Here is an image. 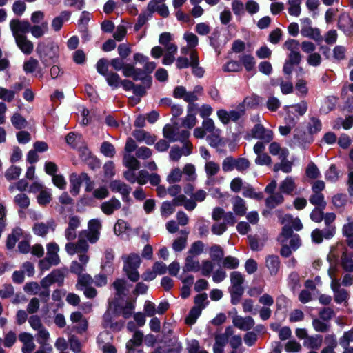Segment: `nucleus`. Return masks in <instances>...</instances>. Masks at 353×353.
Returning a JSON list of instances; mask_svg holds the SVG:
<instances>
[{
    "instance_id": "obj_45",
    "label": "nucleus",
    "mask_w": 353,
    "mask_h": 353,
    "mask_svg": "<svg viewBox=\"0 0 353 353\" xmlns=\"http://www.w3.org/2000/svg\"><path fill=\"white\" fill-rule=\"evenodd\" d=\"M190 132L187 130H179L178 128L177 137L179 138L178 141L185 143V152L183 153L185 155H189L192 152V145L188 141V139L190 137Z\"/></svg>"
},
{
    "instance_id": "obj_46",
    "label": "nucleus",
    "mask_w": 353,
    "mask_h": 353,
    "mask_svg": "<svg viewBox=\"0 0 353 353\" xmlns=\"http://www.w3.org/2000/svg\"><path fill=\"white\" fill-rule=\"evenodd\" d=\"M288 12L291 16L298 17L301 13V0H288Z\"/></svg>"
},
{
    "instance_id": "obj_5",
    "label": "nucleus",
    "mask_w": 353,
    "mask_h": 353,
    "mask_svg": "<svg viewBox=\"0 0 353 353\" xmlns=\"http://www.w3.org/2000/svg\"><path fill=\"white\" fill-rule=\"evenodd\" d=\"M59 250V245L56 243H50L47 245L46 256L41 259L39 264L42 271L48 270L51 266L57 265L60 263Z\"/></svg>"
},
{
    "instance_id": "obj_51",
    "label": "nucleus",
    "mask_w": 353,
    "mask_h": 353,
    "mask_svg": "<svg viewBox=\"0 0 353 353\" xmlns=\"http://www.w3.org/2000/svg\"><path fill=\"white\" fill-rule=\"evenodd\" d=\"M123 163L128 170H139L140 168V162L137 160V157L130 154H124Z\"/></svg>"
},
{
    "instance_id": "obj_40",
    "label": "nucleus",
    "mask_w": 353,
    "mask_h": 353,
    "mask_svg": "<svg viewBox=\"0 0 353 353\" xmlns=\"http://www.w3.org/2000/svg\"><path fill=\"white\" fill-rule=\"evenodd\" d=\"M181 236L176 239L172 243V248L176 252L182 251L187 245L188 232L186 230H181Z\"/></svg>"
},
{
    "instance_id": "obj_20",
    "label": "nucleus",
    "mask_w": 353,
    "mask_h": 353,
    "mask_svg": "<svg viewBox=\"0 0 353 353\" xmlns=\"http://www.w3.org/2000/svg\"><path fill=\"white\" fill-rule=\"evenodd\" d=\"M123 75L132 77L134 81L143 80L144 72L141 68H135L130 63H125L122 69Z\"/></svg>"
},
{
    "instance_id": "obj_58",
    "label": "nucleus",
    "mask_w": 353,
    "mask_h": 353,
    "mask_svg": "<svg viewBox=\"0 0 353 353\" xmlns=\"http://www.w3.org/2000/svg\"><path fill=\"white\" fill-rule=\"evenodd\" d=\"M239 260L236 257L232 256H227L222 259L223 267L226 269H236L239 266Z\"/></svg>"
},
{
    "instance_id": "obj_53",
    "label": "nucleus",
    "mask_w": 353,
    "mask_h": 353,
    "mask_svg": "<svg viewBox=\"0 0 353 353\" xmlns=\"http://www.w3.org/2000/svg\"><path fill=\"white\" fill-rule=\"evenodd\" d=\"M322 128V124L319 119L312 117L307 125V129L310 134H316L321 131Z\"/></svg>"
},
{
    "instance_id": "obj_56",
    "label": "nucleus",
    "mask_w": 353,
    "mask_h": 353,
    "mask_svg": "<svg viewBox=\"0 0 353 353\" xmlns=\"http://www.w3.org/2000/svg\"><path fill=\"white\" fill-rule=\"evenodd\" d=\"M105 77L108 84L112 88H117L120 86L122 79L117 73L110 72Z\"/></svg>"
},
{
    "instance_id": "obj_17",
    "label": "nucleus",
    "mask_w": 353,
    "mask_h": 353,
    "mask_svg": "<svg viewBox=\"0 0 353 353\" xmlns=\"http://www.w3.org/2000/svg\"><path fill=\"white\" fill-rule=\"evenodd\" d=\"M202 92L203 88L200 85L195 86L192 91L186 92L183 100L189 103L188 111L193 112L196 108L197 105L194 102L198 100L199 96L201 95Z\"/></svg>"
},
{
    "instance_id": "obj_6",
    "label": "nucleus",
    "mask_w": 353,
    "mask_h": 353,
    "mask_svg": "<svg viewBox=\"0 0 353 353\" xmlns=\"http://www.w3.org/2000/svg\"><path fill=\"white\" fill-rule=\"evenodd\" d=\"M94 280L88 274L77 278L75 288L77 290L83 291L84 296L88 299H94L97 295V290L92 287Z\"/></svg>"
},
{
    "instance_id": "obj_41",
    "label": "nucleus",
    "mask_w": 353,
    "mask_h": 353,
    "mask_svg": "<svg viewBox=\"0 0 353 353\" xmlns=\"http://www.w3.org/2000/svg\"><path fill=\"white\" fill-rule=\"evenodd\" d=\"M282 224H288L291 228L296 230H300L303 228V225L298 218H294L290 214H285L280 218Z\"/></svg>"
},
{
    "instance_id": "obj_24",
    "label": "nucleus",
    "mask_w": 353,
    "mask_h": 353,
    "mask_svg": "<svg viewBox=\"0 0 353 353\" xmlns=\"http://www.w3.org/2000/svg\"><path fill=\"white\" fill-rule=\"evenodd\" d=\"M134 139L139 142H144L148 145H152L157 140V137L154 134L143 130H134L132 132Z\"/></svg>"
},
{
    "instance_id": "obj_49",
    "label": "nucleus",
    "mask_w": 353,
    "mask_h": 353,
    "mask_svg": "<svg viewBox=\"0 0 353 353\" xmlns=\"http://www.w3.org/2000/svg\"><path fill=\"white\" fill-rule=\"evenodd\" d=\"M37 334L35 335L37 343L41 345L40 347H43L46 346L50 339V332L48 330L43 327V328L36 331Z\"/></svg>"
},
{
    "instance_id": "obj_27",
    "label": "nucleus",
    "mask_w": 353,
    "mask_h": 353,
    "mask_svg": "<svg viewBox=\"0 0 353 353\" xmlns=\"http://www.w3.org/2000/svg\"><path fill=\"white\" fill-rule=\"evenodd\" d=\"M147 9L151 13L157 12L163 18H167L170 14L168 8L164 2L155 3L154 1H150L148 3Z\"/></svg>"
},
{
    "instance_id": "obj_39",
    "label": "nucleus",
    "mask_w": 353,
    "mask_h": 353,
    "mask_svg": "<svg viewBox=\"0 0 353 353\" xmlns=\"http://www.w3.org/2000/svg\"><path fill=\"white\" fill-rule=\"evenodd\" d=\"M282 194L283 192L279 190V192L270 194V196L265 199L267 207L270 208H274L277 205L283 203L284 201V197Z\"/></svg>"
},
{
    "instance_id": "obj_59",
    "label": "nucleus",
    "mask_w": 353,
    "mask_h": 353,
    "mask_svg": "<svg viewBox=\"0 0 353 353\" xmlns=\"http://www.w3.org/2000/svg\"><path fill=\"white\" fill-rule=\"evenodd\" d=\"M310 203L317 206L318 208H325L326 202L324 199V196L322 193L312 192L309 198Z\"/></svg>"
},
{
    "instance_id": "obj_60",
    "label": "nucleus",
    "mask_w": 353,
    "mask_h": 353,
    "mask_svg": "<svg viewBox=\"0 0 353 353\" xmlns=\"http://www.w3.org/2000/svg\"><path fill=\"white\" fill-rule=\"evenodd\" d=\"M343 127L345 130H349L353 126V115H350L346 117L345 119L341 118H339L336 121V123L334 125V129H340L341 127Z\"/></svg>"
},
{
    "instance_id": "obj_52",
    "label": "nucleus",
    "mask_w": 353,
    "mask_h": 353,
    "mask_svg": "<svg viewBox=\"0 0 353 353\" xmlns=\"http://www.w3.org/2000/svg\"><path fill=\"white\" fill-rule=\"evenodd\" d=\"M12 125L18 130H22L27 127L28 121L26 119L19 113H14L10 119Z\"/></svg>"
},
{
    "instance_id": "obj_64",
    "label": "nucleus",
    "mask_w": 353,
    "mask_h": 353,
    "mask_svg": "<svg viewBox=\"0 0 353 353\" xmlns=\"http://www.w3.org/2000/svg\"><path fill=\"white\" fill-rule=\"evenodd\" d=\"M51 224L50 223H37L34 225L33 232L36 235L44 236L49 232Z\"/></svg>"
},
{
    "instance_id": "obj_30",
    "label": "nucleus",
    "mask_w": 353,
    "mask_h": 353,
    "mask_svg": "<svg viewBox=\"0 0 353 353\" xmlns=\"http://www.w3.org/2000/svg\"><path fill=\"white\" fill-rule=\"evenodd\" d=\"M232 210L234 213L239 216H243L247 211L246 203L239 196H236L232 201Z\"/></svg>"
},
{
    "instance_id": "obj_33",
    "label": "nucleus",
    "mask_w": 353,
    "mask_h": 353,
    "mask_svg": "<svg viewBox=\"0 0 353 353\" xmlns=\"http://www.w3.org/2000/svg\"><path fill=\"white\" fill-rule=\"evenodd\" d=\"M269 152L272 155L278 156L281 161L286 159L288 156V150L285 148L281 147L280 144L277 142L270 143Z\"/></svg>"
},
{
    "instance_id": "obj_32",
    "label": "nucleus",
    "mask_w": 353,
    "mask_h": 353,
    "mask_svg": "<svg viewBox=\"0 0 353 353\" xmlns=\"http://www.w3.org/2000/svg\"><path fill=\"white\" fill-rule=\"evenodd\" d=\"M265 265L270 274L276 275L280 268L279 258L276 255H269L265 259Z\"/></svg>"
},
{
    "instance_id": "obj_36",
    "label": "nucleus",
    "mask_w": 353,
    "mask_h": 353,
    "mask_svg": "<svg viewBox=\"0 0 353 353\" xmlns=\"http://www.w3.org/2000/svg\"><path fill=\"white\" fill-rule=\"evenodd\" d=\"M23 236V232L21 228H17L14 229L11 234L8 236L6 241V246L9 249L13 248L16 243L21 240Z\"/></svg>"
},
{
    "instance_id": "obj_2",
    "label": "nucleus",
    "mask_w": 353,
    "mask_h": 353,
    "mask_svg": "<svg viewBox=\"0 0 353 353\" xmlns=\"http://www.w3.org/2000/svg\"><path fill=\"white\" fill-rule=\"evenodd\" d=\"M123 261V272L132 282H137L140 278L138 268L141 264V258L138 254L130 253L122 256Z\"/></svg>"
},
{
    "instance_id": "obj_21",
    "label": "nucleus",
    "mask_w": 353,
    "mask_h": 353,
    "mask_svg": "<svg viewBox=\"0 0 353 353\" xmlns=\"http://www.w3.org/2000/svg\"><path fill=\"white\" fill-rule=\"evenodd\" d=\"M207 196V192L203 190H197L192 194L191 199L185 205V208L188 211H192L196 207V202H203Z\"/></svg>"
},
{
    "instance_id": "obj_22",
    "label": "nucleus",
    "mask_w": 353,
    "mask_h": 353,
    "mask_svg": "<svg viewBox=\"0 0 353 353\" xmlns=\"http://www.w3.org/2000/svg\"><path fill=\"white\" fill-rule=\"evenodd\" d=\"M71 17V12L64 10L59 15L52 19L51 27L54 32H59L62 28L63 24L68 22Z\"/></svg>"
},
{
    "instance_id": "obj_38",
    "label": "nucleus",
    "mask_w": 353,
    "mask_h": 353,
    "mask_svg": "<svg viewBox=\"0 0 353 353\" xmlns=\"http://www.w3.org/2000/svg\"><path fill=\"white\" fill-rule=\"evenodd\" d=\"M199 65L198 52L197 50H192L191 52V68L192 73L198 77H201L204 74V70L201 67H199Z\"/></svg>"
},
{
    "instance_id": "obj_14",
    "label": "nucleus",
    "mask_w": 353,
    "mask_h": 353,
    "mask_svg": "<svg viewBox=\"0 0 353 353\" xmlns=\"http://www.w3.org/2000/svg\"><path fill=\"white\" fill-rule=\"evenodd\" d=\"M233 325L243 331H248L254 327L255 321L250 316H236L232 319Z\"/></svg>"
},
{
    "instance_id": "obj_3",
    "label": "nucleus",
    "mask_w": 353,
    "mask_h": 353,
    "mask_svg": "<svg viewBox=\"0 0 353 353\" xmlns=\"http://www.w3.org/2000/svg\"><path fill=\"white\" fill-rule=\"evenodd\" d=\"M65 251L69 255L78 254V258L81 263H88L90 256L88 254L89 244L86 240L80 238L76 242H69L65 245Z\"/></svg>"
},
{
    "instance_id": "obj_63",
    "label": "nucleus",
    "mask_w": 353,
    "mask_h": 353,
    "mask_svg": "<svg viewBox=\"0 0 353 353\" xmlns=\"http://www.w3.org/2000/svg\"><path fill=\"white\" fill-rule=\"evenodd\" d=\"M205 245L201 241H196L192 243L188 250L187 254L199 256L203 253Z\"/></svg>"
},
{
    "instance_id": "obj_44",
    "label": "nucleus",
    "mask_w": 353,
    "mask_h": 353,
    "mask_svg": "<svg viewBox=\"0 0 353 353\" xmlns=\"http://www.w3.org/2000/svg\"><path fill=\"white\" fill-rule=\"evenodd\" d=\"M143 334L141 331H135L132 338L127 342L126 347L129 352L133 351L135 347L140 346L142 344Z\"/></svg>"
},
{
    "instance_id": "obj_61",
    "label": "nucleus",
    "mask_w": 353,
    "mask_h": 353,
    "mask_svg": "<svg viewBox=\"0 0 353 353\" xmlns=\"http://www.w3.org/2000/svg\"><path fill=\"white\" fill-rule=\"evenodd\" d=\"M353 256V253L347 254V249L345 248V251L343 252V254L341 256V265L343 268L347 271H352L353 270V261L352 257Z\"/></svg>"
},
{
    "instance_id": "obj_28",
    "label": "nucleus",
    "mask_w": 353,
    "mask_h": 353,
    "mask_svg": "<svg viewBox=\"0 0 353 353\" xmlns=\"http://www.w3.org/2000/svg\"><path fill=\"white\" fill-rule=\"evenodd\" d=\"M17 47L25 54H30L33 52L34 44L27 36L14 39Z\"/></svg>"
},
{
    "instance_id": "obj_26",
    "label": "nucleus",
    "mask_w": 353,
    "mask_h": 353,
    "mask_svg": "<svg viewBox=\"0 0 353 353\" xmlns=\"http://www.w3.org/2000/svg\"><path fill=\"white\" fill-rule=\"evenodd\" d=\"M121 207V203L120 201L113 197L109 201L102 203L100 208L105 214L111 215L114 212V211L120 209Z\"/></svg>"
},
{
    "instance_id": "obj_62",
    "label": "nucleus",
    "mask_w": 353,
    "mask_h": 353,
    "mask_svg": "<svg viewBox=\"0 0 353 353\" xmlns=\"http://www.w3.org/2000/svg\"><path fill=\"white\" fill-rule=\"evenodd\" d=\"M182 172L186 176V179L189 181H194L196 179V168L192 163H187L184 165Z\"/></svg>"
},
{
    "instance_id": "obj_7",
    "label": "nucleus",
    "mask_w": 353,
    "mask_h": 353,
    "mask_svg": "<svg viewBox=\"0 0 353 353\" xmlns=\"http://www.w3.org/2000/svg\"><path fill=\"white\" fill-rule=\"evenodd\" d=\"M300 23L301 27V34L303 37L310 38L317 42L323 40L320 30L312 26V22L310 18H302L300 19Z\"/></svg>"
},
{
    "instance_id": "obj_35",
    "label": "nucleus",
    "mask_w": 353,
    "mask_h": 353,
    "mask_svg": "<svg viewBox=\"0 0 353 353\" xmlns=\"http://www.w3.org/2000/svg\"><path fill=\"white\" fill-rule=\"evenodd\" d=\"M331 289L334 292V299L337 303H341L347 299L348 293L346 290L341 288V283L334 284Z\"/></svg>"
},
{
    "instance_id": "obj_47",
    "label": "nucleus",
    "mask_w": 353,
    "mask_h": 353,
    "mask_svg": "<svg viewBox=\"0 0 353 353\" xmlns=\"http://www.w3.org/2000/svg\"><path fill=\"white\" fill-rule=\"evenodd\" d=\"M239 62L247 72L253 70L255 68L256 61L254 57L251 54H243L239 57Z\"/></svg>"
},
{
    "instance_id": "obj_8",
    "label": "nucleus",
    "mask_w": 353,
    "mask_h": 353,
    "mask_svg": "<svg viewBox=\"0 0 353 353\" xmlns=\"http://www.w3.org/2000/svg\"><path fill=\"white\" fill-rule=\"evenodd\" d=\"M307 110V103L301 101L300 103L285 108L287 119L290 123L296 124L299 117L304 115Z\"/></svg>"
},
{
    "instance_id": "obj_13",
    "label": "nucleus",
    "mask_w": 353,
    "mask_h": 353,
    "mask_svg": "<svg viewBox=\"0 0 353 353\" xmlns=\"http://www.w3.org/2000/svg\"><path fill=\"white\" fill-rule=\"evenodd\" d=\"M252 137L270 142L273 139V132L265 128L261 124H256L251 130Z\"/></svg>"
},
{
    "instance_id": "obj_11",
    "label": "nucleus",
    "mask_w": 353,
    "mask_h": 353,
    "mask_svg": "<svg viewBox=\"0 0 353 353\" xmlns=\"http://www.w3.org/2000/svg\"><path fill=\"white\" fill-rule=\"evenodd\" d=\"M219 119L223 123L228 124L230 121H237L243 114L244 110L239 109L238 110L226 111L225 110H219L217 111Z\"/></svg>"
},
{
    "instance_id": "obj_10",
    "label": "nucleus",
    "mask_w": 353,
    "mask_h": 353,
    "mask_svg": "<svg viewBox=\"0 0 353 353\" xmlns=\"http://www.w3.org/2000/svg\"><path fill=\"white\" fill-rule=\"evenodd\" d=\"M70 320L74 324L73 329L80 334H82L88 330V319L80 312H72L70 316Z\"/></svg>"
},
{
    "instance_id": "obj_31",
    "label": "nucleus",
    "mask_w": 353,
    "mask_h": 353,
    "mask_svg": "<svg viewBox=\"0 0 353 353\" xmlns=\"http://www.w3.org/2000/svg\"><path fill=\"white\" fill-rule=\"evenodd\" d=\"M49 30L48 23L47 21H43L41 24L31 25L30 23V30L33 37L39 39L43 37Z\"/></svg>"
},
{
    "instance_id": "obj_48",
    "label": "nucleus",
    "mask_w": 353,
    "mask_h": 353,
    "mask_svg": "<svg viewBox=\"0 0 353 353\" xmlns=\"http://www.w3.org/2000/svg\"><path fill=\"white\" fill-rule=\"evenodd\" d=\"M163 137L168 139L170 142L178 141V128L167 124L164 126L163 130Z\"/></svg>"
},
{
    "instance_id": "obj_15",
    "label": "nucleus",
    "mask_w": 353,
    "mask_h": 353,
    "mask_svg": "<svg viewBox=\"0 0 353 353\" xmlns=\"http://www.w3.org/2000/svg\"><path fill=\"white\" fill-rule=\"evenodd\" d=\"M85 180H89V177L86 173H81V174L72 173L70 176V193L74 196L77 195L79 192L82 182Z\"/></svg>"
},
{
    "instance_id": "obj_1",
    "label": "nucleus",
    "mask_w": 353,
    "mask_h": 353,
    "mask_svg": "<svg viewBox=\"0 0 353 353\" xmlns=\"http://www.w3.org/2000/svg\"><path fill=\"white\" fill-rule=\"evenodd\" d=\"M37 52L41 63L48 65L59 59V46L54 42H40L37 45Z\"/></svg>"
},
{
    "instance_id": "obj_54",
    "label": "nucleus",
    "mask_w": 353,
    "mask_h": 353,
    "mask_svg": "<svg viewBox=\"0 0 353 353\" xmlns=\"http://www.w3.org/2000/svg\"><path fill=\"white\" fill-rule=\"evenodd\" d=\"M204 168L208 178L216 175L220 171L219 164L213 161H207Z\"/></svg>"
},
{
    "instance_id": "obj_19",
    "label": "nucleus",
    "mask_w": 353,
    "mask_h": 353,
    "mask_svg": "<svg viewBox=\"0 0 353 353\" xmlns=\"http://www.w3.org/2000/svg\"><path fill=\"white\" fill-rule=\"evenodd\" d=\"M234 334V330L232 327L225 328V332L215 336V343L213 350H223L227 344L229 338Z\"/></svg>"
},
{
    "instance_id": "obj_55",
    "label": "nucleus",
    "mask_w": 353,
    "mask_h": 353,
    "mask_svg": "<svg viewBox=\"0 0 353 353\" xmlns=\"http://www.w3.org/2000/svg\"><path fill=\"white\" fill-rule=\"evenodd\" d=\"M296 94L301 97H305L308 94L309 88L307 81L304 79H299L295 83Z\"/></svg>"
},
{
    "instance_id": "obj_37",
    "label": "nucleus",
    "mask_w": 353,
    "mask_h": 353,
    "mask_svg": "<svg viewBox=\"0 0 353 353\" xmlns=\"http://www.w3.org/2000/svg\"><path fill=\"white\" fill-rule=\"evenodd\" d=\"M323 343V338L321 335L309 336L303 341V346L311 350H318Z\"/></svg>"
},
{
    "instance_id": "obj_25",
    "label": "nucleus",
    "mask_w": 353,
    "mask_h": 353,
    "mask_svg": "<svg viewBox=\"0 0 353 353\" xmlns=\"http://www.w3.org/2000/svg\"><path fill=\"white\" fill-rule=\"evenodd\" d=\"M231 285L229 290H244L243 283L245 282L244 275L239 271H233L230 274Z\"/></svg>"
},
{
    "instance_id": "obj_43",
    "label": "nucleus",
    "mask_w": 353,
    "mask_h": 353,
    "mask_svg": "<svg viewBox=\"0 0 353 353\" xmlns=\"http://www.w3.org/2000/svg\"><path fill=\"white\" fill-rule=\"evenodd\" d=\"M177 46H170L168 49H165V53L162 59V63L165 65H170L172 64L175 59V54L177 52Z\"/></svg>"
},
{
    "instance_id": "obj_16",
    "label": "nucleus",
    "mask_w": 353,
    "mask_h": 353,
    "mask_svg": "<svg viewBox=\"0 0 353 353\" xmlns=\"http://www.w3.org/2000/svg\"><path fill=\"white\" fill-rule=\"evenodd\" d=\"M326 228L323 230L324 237L326 239H331L334 236L336 232V227L333 224L336 219L334 213H326L323 216V219Z\"/></svg>"
},
{
    "instance_id": "obj_18",
    "label": "nucleus",
    "mask_w": 353,
    "mask_h": 353,
    "mask_svg": "<svg viewBox=\"0 0 353 353\" xmlns=\"http://www.w3.org/2000/svg\"><path fill=\"white\" fill-rule=\"evenodd\" d=\"M279 190L283 194L294 195L296 194L297 185L295 179L292 176H287L283 180L279 186Z\"/></svg>"
},
{
    "instance_id": "obj_9",
    "label": "nucleus",
    "mask_w": 353,
    "mask_h": 353,
    "mask_svg": "<svg viewBox=\"0 0 353 353\" xmlns=\"http://www.w3.org/2000/svg\"><path fill=\"white\" fill-rule=\"evenodd\" d=\"M30 22L26 20H20L18 19H12L10 21V28L14 39L26 36L30 30Z\"/></svg>"
},
{
    "instance_id": "obj_34",
    "label": "nucleus",
    "mask_w": 353,
    "mask_h": 353,
    "mask_svg": "<svg viewBox=\"0 0 353 353\" xmlns=\"http://www.w3.org/2000/svg\"><path fill=\"white\" fill-rule=\"evenodd\" d=\"M14 205L19 209V212L28 208L30 204L29 196L25 193L17 194L13 199Z\"/></svg>"
},
{
    "instance_id": "obj_12",
    "label": "nucleus",
    "mask_w": 353,
    "mask_h": 353,
    "mask_svg": "<svg viewBox=\"0 0 353 353\" xmlns=\"http://www.w3.org/2000/svg\"><path fill=\"white\" fill-rule=\"evenodd\" d=\"M19 340L23 344L22 353H32L35 350L36 345L32 334L26 332H21L19 334Z\"/></svg>"
},
{
    "instance_id": "obj_29",
    "label": "nucleus",
    "mask_w": 353,
    "mask_h": 353,
    "mask_svg": "<svg viewBox=\"0 0 353 353\" xmlns=\"http://www.w3.org/2000/svg\"><path fill=\"white\" fill-rule=\"evenodd\" d=\"M200 264L197 256L187 254L185 259L183 271L198 272L200 270Z\"/></svg>"
},
{
    "instance_id": "obj_4",
    "label": "nucleus",
    "mask_w": 353,
    "mask_h": 353,
    "mask_svg": "<svg viewBox=\"0 0 353 353\" xmlns=\"http://www.w3.org/2000/svg\"><path fill=\"white\" fill-rule=\"evenodd\" d=\"M102 225L100 220L93 219L89 221L88 223V229L83 230L79 233L80 238L86 240L90 243H95L100 237Z\"/></svg>"
},
{
    "instance_id": "obj_57",
    "label": "nucleus",
    "mask_w": 353,
    "mask_h": 353,
    "mask_svg": "<svg viewBox=\"0 0 353 353\" xmlns=\"http://www.w3.org/2000/svg\"><path fill=\"white\" fill-rule=\"evenodd\" d=\"M214 265L212 261L209 259L203 260L200 264V272L204 276H210L213 272Z\"/></svg>"
},
{
    "instance_id": "obj_23",
    "label": "nucleus",
    "mask_w": 353,
    "mask_h": 353,
    "mask_svg": "<svg viewBox=\"0 0 353 353\" xmlns=\"http://www.w3.org/2000/svg\"><path fill=\"white\" fill-rule=\"evenodd\" d=\"M110 188L112 192L120 193L122 195L123 200L129 196L131 191V188L128 185L119 180H114L111 181L110 183Z\"/></svg>"
},
{
    "instance_id": "obj_42",
    "label": "nucleus",
    "mask_w": 353,
    "mask_h": 353,
    "mask_svg": "<svg viewBox=\"0 0 353 353\" xmlns=\"http://www.w3.org/2000/svg\"><path fill=\"white\" fill-rule=\"evenodd\" d=\"M157 64L154 61H149L148 60L147 62L145 63L142 71L144 72V77L143 78L142 81H145L147 83V88H150L151 86V82H152V78L149 74L152 73L156 68Z\"/></svg>"
},
{
    "instance_id": "obj_50",
    "label": "nucleus",
    "mask_w": 353,
    "mask_h": 353,
    "mask_svg": "<svg viewBox=\"0 0 353 353\" xmlns=\"http://www.w3.org/2000/svg\"><path fill=\"white\" fill-rule=\"evenodd\" d=\"M209 255L212 261H219L223 258V249L221 245L214 244L209 248Z\"/></svg>"
}]
</instances>
